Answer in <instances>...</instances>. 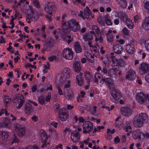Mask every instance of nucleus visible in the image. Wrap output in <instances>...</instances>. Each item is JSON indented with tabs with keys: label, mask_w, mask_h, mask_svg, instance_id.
I'll list each match as a JSON object with an SVG mask.
<instances>
[{
	"label": "nucleus",
	"mask_w": 149,
	"mask_h": 149,
	"mask_svg": "<svg viewBox=\"0 0 149 149\" xmlns=\"http://www.w3.org/2000/svg\"><path fill=\"white\" fill-rule=\"evenodd\" d=\"M84 15H83V11L81 10L78 15L83 19H85L86 18L88 19H89V17L91 15V12L87 6L86 7V8L84 9Z\"/></svg>",
	"instance_id": "obj_7"
},
{
	"label": "nucleus",
	"mask_w": 149,
	"mask_h": 149,
	"mask_svg": "<svg viewBox=\"0 0 149 149\" xmlns=\"http://www.w3.org/2000/svg\"><path fill=\"white\" fill-rule=\"evenodd\" d=\"M101 71L104 74L108 75V71H107V68L106 67H103L101 70Z\"/></svg>",
	"instance_id": "obj_57"
},
{
	"label": "nucleus",
	"mask_w": 149,
	"mask_h": 149,
	"mask_svg": "<svg viewBox=\"0 0 149 149\" xmlns=\"http://www.w3.org/2000/svg\"><path fill=\"white\" fill-rule=\"evenodd\" d=\"M40 134L41 139L42 140V142L43 143L42 145L41 146L42 148H43L45 145V143L47 140V136L46 132L43 130H40Z\"/></svg>",
	"instance_id": "obj_14"
},
{
	"label": "nucleus",
	"mask_w": 149,
	"mask_h": 149,
	"mask_svg": "<svg viewBox=\"0 0 149 149\" xmlns=\"http://www.w3.org/2000/svg\"><path fill=\"white\" fill-rule=\"evenodd\" d=\"M95 41H102V38L101 36V33H100V34H96V36H95Z\"/></svg>",
	"instance_id": "obj_50"
},
{
	"label": "nucleus",
	"mask_w": 149,
	"mask_h": 149,
	"mask_svg": "<svg viewBox=\"0 0 149 149\" xmlns=\"http://www.w3.org/2000/svg\"><path fill=\"white\" fill-rule=\"evenodd\" d=\"M3 127L10 128L11 126L10 121L7 119L5 118L3 123Z\"/></svg>",
	"instance_id": "obj_33"
},
{
	"label": "nucleus",
	"mask_w": 149,
	"mask_h": 149,
	"mask_svg": "<svg viewBox=\"0 0 149 149\" xmlns=\"http://www.w3.org/2000/svg\"><path fill=\"white\" fill-rule=\"evenodd\" d=\"M74 47L75 50L77 53H80L81 52L82 49L80 44L78 42H74Z\"/></svg>",
	"instance_id": "obj_30"
},
{
	"label": "nucleus",
	"mask_w": 149,
	"mask_h": 149,
	"mask_svg": "<svg viewBox=\"0 0 149 149\" xmlns=\"http://www.w3.org/2000/svg\"><path fill=\"white\" fill-rule=\"evenodd\" d=\"M8 136V134L6 132L0 131V138L2 140H6Z\"/></svg>",
	"instance_id": "obj_34"
},
{
	"label": "nucleus",
	"mask_w": 149,
	"mask_h": 149,
	"mask_svg": "<svg viewBox=\"0 0 149 149\" xmlns=\"http://www.w3.org/2000/svg\"><path fill=\"white\" fill-rule=\"evenodd\" d=\"M71 81L70 80H68L66 83L65 84L64 86V89L70 88V86Z\"/></svg>",
	"instance_id": "obj_51"
},
{
	"label": "nucleus",
	"mask_w": 149,
	"mask_h": 149,
	"mask_svg": "<svg viewBox=\"0 0 149 149\" xmlns=\"http://www.w3.org/2000/svg\"><path fill=\"white\" fill-rule=\"evenodd\" d=\"M144 42L145 44V46L149 45V39H147L144 40Z\"/></svg>",
	"instance_id": "obj_62"
},
{
	"label": "nucleus",
	"mask_w": 149,
	"mask_h": 149,
	"mask_svg": "<svg viewBox=\"0 0 149 149\" xmlns=\"http://www.w3.org/2000/svg\"><path fill=\"white\" fill-rule=\"evenodd\" d=\"M56 58V56H50L48 58L49 61L50 62H52L55 60Z\"/></svg>",
	"instance_id": "obj_58"
},
{
	"label": "nucleus",
	"mask_w": 149,
	"mask_h": 149,
	"mask_svg": "<svg viewBox=\"0 0 149 149\" xmlns=\"http://www.w3.org/2000/svg\"><path fill=\"white\" fill-rule=\"evenodd\" d=\"M113 62H116V63L118 64V65H116V67L118 66L119 68V66H122L124 64V63L123 60L115 58L113 59Z\"/></svg>",
	"instance_id": "obj_35"
},
{
	"label": "nucleus",
	"mask_w": 149,
	"mask_h": 149,
	"mask_svg": "<svg viewBox=\"0 0 149 149\" xmlns=\"http://www.w3.org/2000/svg\"><path fill=\"white\" fill-rule=\"evenodd\" d=\"M142 27L146 29H149V17H146L142 25Z\"/></svg>",
	"instance_id": "obj_28"
},
{
	"label": "nucleus",
	"mask_w": 149,
	"mask_h": 149,
	"mask_svg": "<svg viewBox=\"0 0 149 149\" xmlns=\"http://www.w3.org/2000/svg\"><path fill=\"white\" fill-rule=\"evenodd\" d=\"M106 35L107 36L108 41L111 42L113 40L114 35L112 34V30L109 29L107 32L106 33Z\"/></svg>",
	"instance_id": "obj_21"
},
{
	"label": "nucleus",
	"mask_w": 149,
	"mask_h": 149,
	"mask_svg": "<svg viewBox=\"0 0 149 149\" xmlns=\"http://www.w3.org/2000/svg\"><path fill=\"white\" fill-rule=\"evenodd\" d=\"M101 75L98 72H96L94 74L95 81L97 82L99 79L101 78Z\"/></svg>",
	"instance_id": "obj_43"
},
{
	"label": "nucleus",
	"mask_w": 149,
	"mask_h": 149,
	"mask_svg": "<svg viewBox=\"0 0 149 149\" xmlns=\"http://www.w3.org/2000/svg\"><path fill=\"white\" fill-rule=\"evenodd\" d=\"M141 131L138 129L133 131L132 132L133 138L135 139H141Z\"/></svg>",
	"instance_id": "obj_18"
},
{
	"label": "nucleus",
	"mask_w": 149,
	"mask_h": 149,
	"mask_svg": "<svg viewBox=\"0 0 149 149\" xmlns=\"http://www.w3.org/2000/svg\"><path fill=\"white\" fill-rule=\"evenodd\" d=\"M136 75L135 71L132 70H128L126 73L125 78L129 80H133Z\"/></svg>",
	"instance_id": "obj_13"
},
{
	"label": "nucleus",
	"mask_w": 149,
	"mask_h": 149,
	"mask_svg": "<svg viewBox=\"0 0 149 149\" xmlns=\"http://www.w3.org/2000/svg\"><path fill=\"white\" fill-rule=\"evenodd\" d=\"M97 106H95L91 109L90 111L93 115H95V114L97 110Z\"/></svg>",
	"instance_id": "obj_46"
},
{
	"label": "nucleus",
	"mask_w": 149,
	"mask_h": 149,
	"mask_svg": "<svg viewBox=\"0 0 149 149\" xmlns=\"http://www.w3.org/2000/svg\"><path fill=\"white\" fill-rule=\"evenodd\" d=\"M113 48L114 52L118 54H120L123 49L122 46L118 45L113 46Z\"/></svg>",
	"instance_id": "obj_26"
},
{
	"label": "nucleus",
	"mask_w": 149,
	"mask_h": 149,
	"mask_svg": "<svg viewBox=\"0 0 149 149\" xmlns=\"http://www.w3.org/2000/svg\"><path fill=\"white\" fill-rule=\"evenodd\" d=\"M14 102L16 103H19L18 106L17 107L18 109H19L22 106L24 102V99L23 96L21 94H17L15 96Z\"/></svg>",
	"instance_id": "obj_9"
},
{
	"label": "nucleus",
	"mask_w": 149,
	"mask_h": 149,
	"mask_svg": "<svg viewBox=\"0 0 149 149\" xmlns=\"http://www.w3.org/2000/svg\"><path fill=\"white\" fill-rule=\"evenodd\" d=\"M120 111L121 113L125 116H128L131 115V111L130 108L127 107H122Z\"/></svg>",
	"instance_id": "obj_16"
},
{
	"label": "nucleus",
	"mask_w": 149,
	"mask_h": 149,
	"mask_svg": "<svg viewBox=\"0 0 149 149\" xmlns=\"http://www.w3.org/2000/svg\"><path fill=\"white\" fill-rule=\"evenodd\" d=\"M105 21L106 24L109 26H111L112 24V23L111 20L108 18L107 17H105Z\"/></svg>",
	"instance_id": "obj_48"
},
{
	"label": "nucleus",
	"mask_w": 149,
	"mask_h": 149,
	"mask_svg": "<svg viewBox=\"0 0 149 149\" xmlns=\"http://www.w3.org/2000/svg\"><path fill=\"white\" fill-rule=\"evenodd\" d=\"M55 111L56 112H58L59 109V104L58 103H56L54 106Z\"/></svg>",
	"instance_id": "obj_53"
},
{
	"label": "nucleus",
	"mask_w": 149,
	"mask_h": 149,
	"mask_svg": "<svg viewBox=\"0 0 149 149\" xmlns=\"http://www.w3.org/2000/svg\"><path fill=\"white\" fill-rule=\"evenodd\" d=\"M80 134L77 131L72 132L70 138L72 141L74 143L78 142L80 139Z\"/></svg>",
	"instance_id": "obj_11"
},
{
	"label": "nucleus",
	"mask_w": 149,
	"mask_h": 149,
	"mask_svg": "<svg viewBox=\"0 0 149 149\" xmlns=\"http://www.w3.org/2000/svg\"><path fill=\"white\" fill-rule=\"evenodd\" d=\"M63 134L64 135H65L68 133L69 132V130L68 128H66L63 130Z\"/></svg>",
	"instance_id": "obj_64"
},
{
	"label": "nucleus",
	"mask_w": 149,
	"mask_h": 149,
	"mask_svg": "<svg viewBox=\"0 0 149 149\" xmlns=\"http://www.w3.org/2000/svg\"><path fill=\"white\" fill-rule=\"evenodd\" d=\"M32 109V107L31 105L28 103H26L25 108L26 113L28 114H30V111Z\"/></svg>",
	"instance_id": "obj_37"
},
{
	"label": "nucleus",
	"mask_w": 149,
	"mask_h": 149,
	"mask_svg": "<svg viewBox=\"0 0 149 149\" xmlns=\"http://www.w3.org/2000/svg\"><path fill=\"white\" fill-rule=\"evenodd\" d=\"M137 53L140 54L142 53V58H143L146 56V55L144 52H142L140 49H139L137 51Z\"/></svg>",
	"instance_id": "obj_59"
},
{
	"label": "nucleus",
	"mask_w": 149,
	"mask_h": 149,
	"mask_svg": "<svg viewBox=\"0 0 149 149\" xmlns=\"http://www.w3.org/2000/svg\"><path fill=\"white\" fill-rule=\"evenodd\" d=\"M136 99L140 103H143L146 101V95L142 92L138 93L136 95Z\"/></svg>",
	"instance_id": "obj_17"
},
{
	"label": "nucleus",
	"mask_w": 149,
	"mask_h": 149,
	"mask_svg": "<svg viewBox=\"0 0 149 149\" xmlns=\"http://www.w3.org/2000/svg\"><path fill=\"white\" fill-rule=\"evenodd\" d=\"M115 130L114 129H113L112 130H111L109 129H108L107 130V134L109 135L111 134H113L115 132Z\"/></svg>",
	"instance_id": "obj_52"
},
{
	"label": "nucleus",
	"mask_w": 149,
	"mask_h": 149,
	"mask_svg": "<svg viewBox=\"0 0 149 149\" xmlns=\"http://www.w3.org/2000/svg\"><path fill=\"white\" fill-rule=\"evenodd\" d=\"M34 5L37 8L40 7V4L37 0H32Z\"/></svg>",
	"instance_id": "obj_47"
},
{
	"label": "nucleus",
	"mask_w": 149,
	"mask_h": 149,
	"mask_svg": "<svg viewBox=\"0 0 149 149\" xmlns=\"http://www.w3.org/2000/svg\"><path fill=\"white\" fill-rule=\"evenodd\" d=\"M83 130V133L84 134L88 133L91 136H94V133H93V124L89 121H86L82 125Z\"/></svg>",
	"instance_id": "obj_3"
},
{
	"label": "nucleus",
	"mask_w": 149,
	"mask_h": 149,
	"mask_svg": "<svg viewBox=\"0 0 149 149\" xmlns=\"http://www.w3.org/2000/svg\"><path fill=\"white\" fill-rule=\"evenodd\" d=\"M120 141V139L118 136H116V137L114 139V142L116 144H117L119 143Z\"/></svg>",
	"instance_id": "obj_63"
},
{
	"label": "nucleus",
	"mask_w": 149,
	"mask_h": 149,
	"mask_svg": "<svg viewBox=\"0 0 149 149\" xmlns=\"http://www.w3.org/2000/svg\"><path fill=\"white\" fill-rule=\"evenodd\" d=\"M75 1L78 3H81V5L84 6H85L86 1L83 0H75Z\"/></svg>",
	"instance_id": "obj_49"
},
{
	"label": "nucleus",
	"mask_w": 149,
	"mask_h": 149,
	"mask_svg": "<svg viewBox=\"0 0 149 149\" xmlns=\"http://www.w3.org/2000/svg\"><path fill=\"white\" fill-rule=\"evenodd\" d=\"M57 88L58 90V94L61 95H63V94L61 88L59 86H57Z\"/></svg>",
	"instance_id": "obj_56"
},
{
	"label": "nucleus",
	"mask_w": 149,
	"mask_h": 149,
	"mask_svg": "<svg viewBox=\"0 0 149 149\" xmlns=\"http://www.w3.org/2000/svg\"><path fill=\"white\" fill-rule=\"evenodd\" d=\"M98 104L100 107L106 108L105 101L104 100H101L99 102Z\"/></svg>",
	"instance_id": "obj_41"
},
{
	"label": "nucleus",
	"mask_w": 149,
	"mask_h": 149,
	"mask_svg": "<svg viewBox=\"0 0 149 149\" xmlns=\"http://www.w3.org/2000/svg\"><path fill=\"white\" fill-rule=\"evenodd\" d=\"M45 10L49 14H51L56 6L54 4L49 2H47L45 4Z\"/></svg>",
	"instance_id": "obj_10"
},
{
	"label": "nucleus",
	"mask_w": 149,
	"mask_h": 149,
	"mask_svg": "<svg viewBox=\"0 0 149 149\" xmlns=\"http://www.w3.org/2000/svg\"><path fill=\"white\" fill-rule=\"evenodd\" d=\"M118 3L120 6L123 8H126L127 5L126 0H118Z\"/></svg>",
	"instance_id": "obj_32"
},
{
	"label": "nucleus",
	"mask_w": 149,
	"mask_h": 149,
	"mask_svg": "<svg viewBox=\"0 0 149 149\" xmlns=\"http://www.w3.org/2000/svg\"><path fill=\"white\" fill-rule=\"evenodd\" d=\"M73 67L74 71L76 72H79L81 69L79 62L78 61H76L74 63Z\"/></svg>",
	"instance_id": "obj_24"
},
{
	"label": "nucleus",
	"mask_w": 149,
	"mask_h": 149,
	"mask_svg": "<svg viewBox=\"0 0 149 149\" xmlns=\"http://www.w3.org/2000/svg\"><path fill=\"white\" fill-rule=\"evenodd\" d=\"M10 100L11 99L7 95L5 96L3 98V102L4 106L6 107Z\"/></svg>",
	"instance_id": "obj_39"
},
{
	"label": "nucleus",
	"mask_w": 149,
	"mask_h": 149,
	"mask_svg": "<svg viewBox=\"0 0 149 149\" xmlns=\"http://www.w3.org/2000/svg\"><path fill=\"white\" fill-rule=\"evenodd\" d=\"M84 54L87 60L89 62L92 63L94 62V56L90 53L86 51L85 52Z\"/></svg>",
	"instance_id": "obj_20"
},
{
	"label": "nucleus",
	"mask_w": 149,
	"mask_h": 149,
	"mask_svg": "<svg viewBox=\"0 0 149 149\" xmlns=\"http://www.w3.org/2000/svg\"><path fill=\"white\" fill-rule=\"evenodd\" d=\"M68 113L66 111H63L61 113L60 112L59 118L62 121H64L66 120L68 117Z\"/></svg>",
	"instance_id": "obj_19"
},
{
	"label": "nucleus",
	"mask_w": 149,
	"mask_h": 149,
	"mask_svg": "<svg viewBox=\"0 0 149 149\" xmlns=\"http://www.w3.org/2000/svg\"><path fill=\"white\" fill-rule=\"evenodd\" d=\"M149 64L142 63L139 68V72L142 74L147 73L149 70Z\"/></svg>",
	"instance_id": "obj_12"
},
{
	"label": "nucleus",
	"mask_w": 149,
	"mask_h": 149,
	"mask_svg": "<svg viewBox=\"0 0 149 149\" xmlns=\"http://www.w3.org/2000/svg\"><path fill=\"white\" fill-rule=\"evenodd\" d=\"M85 78L88 81H90L91 75L88 71H86L85 72Z\"/></svg>",
	"instance_id": "obj_44"
},
{
	"label": "nucleus",
	"mask_w": 149,
	"mask_h": 149,
	"mask_svg": "<svg viewBox=\"0 0 149 149\" xmlns=\"http://www.w3.org/2000/svg\"><path fill=\"white\" fill-rule=\"evenodd\" d=\"M68 27L70 29L74 31H77L80 30V27L78 22L75 19H72L69 21L67 24Z\"/></svg>",
	"instance_id": "obj_4"
},
{
	"label": "nucleus",
	"mask_w": 149,
	"mask_h": 149,
	"mask_svg": "<svg viewBox=\"0 0 149 149\" xmlns=\"http://www.w3.org/2000/svg\"><path fill=\"white\" fill-rule=\"evenodd\" d=\"M104 127V126H97L96 127H95L93 131V133H94V136L95 135V132H99L100 130L103 129Z\"/></svg>",
	"instance_id": "obj_40"
},
{
	"label": "nucleus",
	"mask_w": 149,
	"mask_h": 149,
	"mask_svg": "<svg viewBox=\"0 0 149 149\" xmlns=\"http://www.w3.org/2000/svg\"><path fill=\"white\" fill-rule=\"evenodd\" d=\"M64 96L66 98L69 100H72V92L70 90H67L64 89Z\"/></svg>",
	"instance_id": "obj_22"
},
{
	"label": "nucleus",
	"mask_w": 149,
	"mask_h": 149,
	"mask_svg": "<svg viewBox=\"0 0 149 149\" xmlns=\"http://www.w3.org/2000/svg\"><path fill=\"white\" fill-rule=\"evenodd\" d=\"M63 56L67 60H71L73 57V52L72 50L69 48L64 49L62 52Z\"/></svg>",
	"instance_id": "obj_8"
},
{
	"label": "nucleus",
	"mask_w": 149,
	"mask_h": 149,
	"mask_svg": "<svg viewBox=\"0 0 149 149\" xmlns=\"http://www.w3.org/2000/svg\"><path fill=\"white\" fill-rule=\"evenodd\" d=\"M90 32L93 34H95V36H96V34H100V33L98 27L95 25L93 26L92 29L90 31Z\"/></svg>",
	"instance_id": "obj_25"
},
{
	"label": "nucleus",
	"mask_w": 149,
	"mask_h": 149,
	"mask_svg": "<svg viewBox=\"0 0 149 149\" xmlns=\"http://www.w3.org/2000/svg\"><path fill=\"white\" fill-rule=\"evenodd\" d=\"M46 45L49 47H51L53 45V40L50 38H48L46 41Z\"/></svg>",
	"instance_id": "obj_42"
},
{
	"label": "nucleus",
	"mask_w": 149,
	"mask_h": 149,
	"mask_svg": "<svg viewBox=\"0 0 149 149\" xmlns=\"http://www.w3.org/2000/svg\"><path fill=\"white\" fill-rule=\"evenodd\" d=\"M135 46L132 43L127 45L126 46V52L130 54H134L135 52Z\"/></svg>",
	"instance_id": "obj_15"
},
{
	"label": "nucleus",
	"mask_w": 149,
	"mask_h": 149,
	"mask_svg": "<svg viewBox=\"0 0 149 149\" xmlns=\"http://www.w3.org/2000/svg\"><path fill=\"white\" fill-rule=\"evenodd\" d=\"M51 98V93H48L47 95L46 96L45 98V101L46 102H49L50 101Z\"/></svg>",
	"instance_id": "obj_54"
},
{
	"label": "nucleus",
	"mask_w": 149,
	"mask_h": 149,
	"mask_svg": "<svg viewBox=\"0 0 149 149\" xmlns=\"http://www.w3.org/2000/svg\"><path fill=\"white\" fill-rule=\"evenodd\" d=\"M122 31L124 34L127 35L129 34V31L127 28L125 27L123 29Z\"/></svg>",
	"instance_id": "obj_60"
},
{
	"label": "nucleus",
	"mask_w": 149,
	"mask_h": 149,
	"mask_svg": "<svg viewBox=\"0 0 149 149\" xmlns=\"http://www.w3.org/2000/svg\"><path fill=\"white\" fill-rule=\"evenodd\" d=\"M63 30L60 28L56 30L54 32V33L56 37L57 38L59 36H62L63 35L64 33H68L69 32V29H66L65 28L66 23L65 22L63 24Z\"/></svg>",
	"instance_id": "obj_6"
},
{
	"label": "nucleus",
	"mask_w": 149,
	"mask_h": 149,
	"mask_svg": "<svg viewBox=\"0 0 149 149\" xmlns=\"http://www.w3.org/2000/svg\"><path fill=\"white\" fill-rule=\"evenodd\" d=\"M90 49L92 52H93V54L96 57L99 56V52L96 47L94 46L91 47Z\"/></svg>",
	"instance_id": "obj_31"
},
{
	"label": "nucleus",
	"mask_w": 149,
	"mask_h": 149,
	"mask_svg": "<svg viewBox=\"0 0 149 149\" xmlns=\"http://www.w3.org/2000/svg\"><path fill=\"white\" fill-rule=\"evenodd\" d=\"M126 24L127 27L130 29L134 28V25L131 19L127 18L126 20Z\"/></svg>",
	"instance_id": "obj_36"
},
{
	"label": "nucleus",
	"mask_w": 149,
	"mask_h": 149,
	"mask_svg": "<svg viewBox=\"0 0 149 149\" xmlns=\"http://www.w3.org/2000/svg\"><path fill=\"white\" fill-rule=\"evenodd\" d=\"M38 102L41 104L42 105L45 102L44 97L42 96H40L38 98Z\"/></svg>",
	"instance_id": "obj_45"
},
{
	"label": "nucleus",
	"mask_w": 149,
	"mask_h": 149,
	"mask_svg": "<svg viewBox=\"0 0 149 149\" xmlns=\"http://www.w3.org/2000/svg\"><path fill=\"white\" fill-rule=\"evenodd\" d=\"M19 142V141L18 139L15 136L14 139L11 141V142L12 144L14 143H18Z\"/></svg>",
	"instance_id": "obj_61"
},
{
	"label": "nucleus",
	"mask_w": 149,
	"mask_h": 149,
	"mask_svg": "<svg viewBox=\"0 0 149 149\" xmlns=\"http://www.w3.org/2000/svg\"><path fill=\"white\" fill-rule=\"evenodd\" d=\"M85 41H89V40H91L93 39V36L89 33H87L85 34L83 36V37Z\"/></svg>",
	"instance_id": "obj_38"
},
{
	"label": "nucleus",
	"mask_w": 149,
	"mask_h": 149,
	"mask_svg": "<svg viewBox=\"0 0 149 149\" xmlns=\"http://www.w3.org/2000/svg\"><path fill=\"white\" fill-rule=\"evenodd\" d=\"M15 130L17 132V135L20 137L24 135L26 133L24 125L19 124H16L14 126Z\"/></svg>",
	"instance_id": "obj_5"
},
{
	"label": "nucleus",
	"mask_w": 149,
	"mask_h": 149,
	"mask_svg": "<svg viewBox=\"0 0 149 149\" xmlns=\"http://www.w3.org/2000/svg\"><path fill=\"white\" fill-rule=\"evenodd\" d=\"M101 80L104 81L106 85L109 88L111 95L114 100H116L118 99V96L120 95V93L112 86L113 84L112 80L109 78H107L105 79L103 78Z\"/></svg>",
	"instance_id": "obj_2"
},
{
	"label": "nucleus",
	"mask_w": 149,
	"mask_h": 149,
	"mask_svg": "<svg viewBox=\"0 0 149 149\" xmlns=\"http://www.w3.org/2000/svg\"><path fill=\"white\" fill-rule=\"evenodd\" d=\"M148 118V117L146 114L141 113L134 118L133 124L136 127H141L145 122L147 123Z\"/></svg>",
	"instance_id": "obj_1"
},
{
	"label": "nucleus",
	"mask_w": 149,
	"mask_h": 149,
	"mask_svg": "<svg viewBox=\"0 0 149 149\" xmlns=\"http://www.w3.org/2000/svg\"><path fill=\"white\" fill-rule=\"evenodd\" d=\"M70 70L69 68H65L64 69L62 73L63 75L67 78L70 77Z\"/></svg>",
	"instance_id": "obj_27"
},
{
	"label": "nucleus",
	"mask_w": 149,
	"mask_h": 149,
	"mask_svg": "<svg viewBox=\"0 0 149 149\" xmlns=\"http://www.w3.org/2000/svg\"><path fill=\"white\" fill-rule=\"evenodd\" d=\"M66 38L68 40V44L70 43L73 40V38H72L70 36L68 35L66 36Z\"/></svg>",
	"instance_id": "obj_55"
},
{
	"label": "nucleus",
	"mask_w": 149,
	"mask_h": 149,
	"mask_svg": "<svg viewBox=\"0 0 149 149\" xmlns=\"http://www.w3.org/2000/svg\"><path fill=\"white\" fill-rule=\"evenodd\" d=\"M119 68L118 66L113 68L108 71V75L110 77H112L114 75L116 74V72L119 71Z\"/></svg>",
	"instance_id": "obj_23"
},
{
	"label": "nucleus",
	"mask_w": 149,
	"mask_h": 149,
	"mask_svg": "<svg viewBox=\"0 0 149 149\" xmlns=\"http://www.w3.org/2000/svg\"><path fill=\"white\" fill-rule=\"evenodd\" d=\"M76 79L77 82L79 86H81L83 85L84 81L82 77H80L79 75H77L76 76Z\"/></svg>",
	"instance_id": "obj_29"
}]
</instances>
